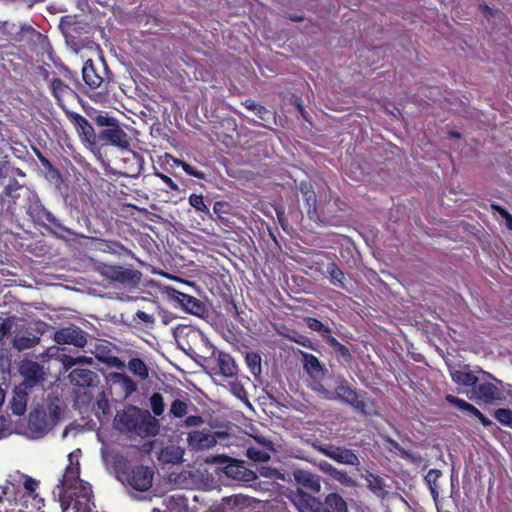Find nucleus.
<instances>
[{
	"instance_id": "1",
	"label": "nucleus",
	"mask_w": 512,
	"mask_h": 512,
	"mask_svg": "<svg viewBox=\"0 0 512 512\" xmlns=\"http://www.w3.org/2000/svg\"><path fill=\"white\" fill-rule=\"evenodd\" d=\"M115 424L119 431L141 438L154 437L160 431L159 420L148 410L136 406H129L118 413Z\"/></svg>"
},
{
	"instance_id": "2",
	"label": "nucleus",
	"mask_w": 512,
	"mask_h": 512,
	"mask_svg": "<svg viewBox=\"0 0 512 512\" xmlns=\"http://www.w3.org/2000/svg\"><path fill=\"white\" fill-rule=\"evenodd\" d=\"M78 483H80L79 492L75 493L76 498L72 508L74 512H92V508L95 505L92 501L93 492L91 486L80 482L79 464L75 466L68 465L58 486L61 488V491L66 493L70 489L76 488Z\"/></svg>"
},
{
	"instance_id": "3",
	"label": "nucleus",
	"mask_w": 512,
	"mask_h": 512,
	"mask_svg": "<svg viewBox=\"0 0 512 512\" xmlns=\"http://www.w3.org/2000/svg\"><path fill=\"white\" fill-rule=\"evenodd\" d=\"M115 470L117 478L136 491L145 492L152 486L154 472L149 467L132 466L126 459H121L116 463Z\"/></svg>"
},
{
	"instance_id": "4",
	"label": "nucleus",
	"mask_w": 512,
	"mask_h": 512,
	"mask_svg": "<svg viewBox=\"0 0 512 512\" xmlns=\"http://www.w3.org/2000/svg\"><path fill=\"white\" fill-rule=\"evenodd\" d=\"M334 393L327 389L322 390V394L328 400H338L353 407L357 412L363 415H370L371 402L365 399L366 393L360 395L356 389L352 388L344 377H337L335 381Z\"/></svg>"
},
{
	"instance_id": "5",
	"label": "nucleus",
	"mask_w": 512,
	"mask_h": 512,
	"mask_svg": "<svg viewBox=\"0 0 512 512\" xmlns=\"http://www.w3.org/2000/svg\"><path fill=\"white\" fill-rule=\"evenodd\" d=\"M479 372L483 374L485 380H491L493 382L484 381L477 384V386L472 389L474 398L477 401L484 402L485 404H502L506 402L507 396L510 394L512 389V385L504 383L489 372L481 369Z\"/></svg>"
},
{
	"instance_id": "6",
	"label": "nucleus",
	"mask_w": 512,
	"mask_h": 512,
	"mask_svg": "<svg viewBox=\"0 0 512 512\" xmlns=\"http://www.w3.org/2000/svg\"><path fill=\"white\" fill-rule=\"evenodd\" d=\"M48 413L43 406L37 407L29 414L28 430L33 438H41L58 422L60 407L55 403L47 405Z\"/></svg>"
},
{
	"instance_id": "7",
	"label": "nucleus",
	"mask_w": 512,
	"mask_h": 512,
	"mask_svg": "<svg viewBox=\"0 0 512 512\" xmlns=\"http://www.w3.org/2000/svg\"><path fill=\"white\" fill-rule=\"evenodd\" d=\"M26 213L36 225L47 229L54 227L60 231L70 233V230L48 211L37 197L29 201Z\"/></svg>"
},
{
	"instance_id": "8",
	"label": "nucleus",
	"mask_w": 512,
	"mask_h": 512,
	"mask_svg": "<svg viewBox=\"0 0 512 512\" xmlns=\"http://www.w3.org/2000/svg\"><path fill=\"white\" fill-rule=\"evenodd\" d=\"M97 271L105 278L126 285H136L141 279V273L136 269L124 268L119 265L102 263Z\"/></svg>"
},
{
	"instance_id": "9",
	"label": "nucleus",
	"mask_w": 512,
	"mask_h": 512,
	"mask_svg": "<svg viewBox=\"0 0 512 512\" xmlns=\"http://www.w3.org/2000/svg\"><path fill=\"white\" fill-rule=\"evenodd\" d=\"M169 297L174 302L176 307L181 308L186 313L201 318L208 315L206 304L194 296L188 295L176 289H171L169 292Z\"/></svg>"
},
{
	"instance_id": "10",
	"label": "nucleus",
	"mask_w": 512,
	"mask_h": 512,
	"mask_svg": "<svg viewBox=\"0 0 512 512\" xmlns=\"http://www.w3.org/2000/svg\"><path fill=\"white\" fill-rule=\"evenodd\" d=\"M82 78L87 86L91 91L101 89L98 93L95 94V96L90 95V98L98 101L102 97V93L108 92V85L110 83V80L107 78L102 77L96 70V67L93 63L92 59H88L82 68Z\"/></svg>"
},
{
	"instance_id": "11",
	"label": "nucleus",
	"mask_w": 512,
	"mask_h": 512,
	"mask_svg": "<svg viewBox=\"0 0 512 512\" xmlns=\"http://www.w3.org/2000/svg\"><path fill=\"white\" fill-rule=\"evenodd\" d=\"M208 361L215 375L224 378H234L238 375V366L229 353L214 348Z\"/></svg>"
},
{
	"instance_id": "12",
	"label": "nucleus",
	"mask_w": 512,
	"mask_h": 512,
	"mask_svg": "<svg viewBox=\"0 0 512 512\" xmlns=\"http://www.w3.org/2000/svg\"><path fill=\"white\" fill-rule=\"evenodd\" d=\"M97 142L102 145H112L127 149L130 145V138L120 126L113 123L112 127H108L99 132Z\"/></svg>"
},
{
	"instance_id": "13",
	"label": "nucleus",
	"mask_w": 512,
	"mask_h": 512,
	"mask_svg": "<svg viewBox=\"0 0 512 512\" xmlns=\"http://www.w3.org/2000/svg\"><path fill=\"white\" fill-rule=\"evenodd\" d=\"M319 451L326 457L340 464L351 466H358L360 464L358 456L351 449L344 446H335L330 444L321 446Z\"/></svg>"
},
{
	"instance_id": "14",
	"label": "nucleus",
	"mask_w": 512,
	"mask_h": 512,
	"mask_svg": "<svg viewBox=\"0 0 512 512\" xmlns=\"http://www.w3.org/2000/svg\"><path fill=\"white\" fill-rule=\"evenodd\" d=\"M57 344H68L83 348L87 344L86 333L78 326L61 328L54 333Z\"/></svg>"
},
{
	"instance_id": "15",
	"label": "nucleus",
	"mask_w": 512,
	"mask_h": 512,
	"mask_svg": "<svg viewBox=\"0 0 512 512\" xmlns=\"http://www.w3.org/2000/svg\"><path fill=\"white\" fill-rule=\"evenodd\" d=\"M23 376V382L19 385L26 389L39 385L44 380V372L42 366L34 361H29L22 365L20 369Z\"/></svg>"
},
{
	"instance_id": "16",
	"label": "nucleus",
	"mask_w": 512,
	"mask_h": 512,
	"mask_svg": "<svg viewBox=\"0 0 512 512\" xmlns=\"http://www.w3.org/2000/svg\"><path fill=\"white\" fill-rule=\"evenodd\" d=\"M123 170L122 174L127 177H137L144 169V158L140 153L132 150L123 151Z\"/></svg>"
},
{
	"instance_id": "17",
	"label": "nucleus",
	"mask_w": 512,
	"mask_h": 512,
	"mask_svg": "<svg viewBox=\"0 0 512 512\" xmlns=\"http://www.w3.org/2000/svg\"><path fill=\"white\" fill-rule=\"evenodd\" d=\"M66 115L85 141L90 144L97 143L98 135H96L93 126L84 116L79 113L69 111L66 112Z\"/></svg>"
},
{
	"instance_id": "18",
	"label": "nucleus",
	"mask_w": 512,
	"mask_h": 512,
	"mask_svg": "<svg viewBox=\"0 0 512 512\" xmlns=\"http://www.w3.org/2000/svg\"><path fill=\"white\" fill-rule=\"evenodd\" d=\"M174 335L176 338V341L178 345L184 350V351H193V348L190 344V340L195 341L197 339H200L201 341L204 340L203 335L196 329H194L192 326L188 325H181L175 328Z\"/></svg>"
},
{
	"instance_id": "19",
	"label": "nucleus",
	"mask_w": 512,
	"mask_h": 512,
	"mask_svg": "<svg viewBox=\"0 0 512 512\" xmlns=\"http://www.w3.org/2000/svg\"><path fill=\"white\" fill-rule=\"evenodd\" d=\"M294 481L300 486L318 493L321 490L320 477L308 470L294 469L292 472Z\"/></svg>"
},
{
	"instance_id": "20",
	"label": "nucleus",
	"mask_w": 512,
	"mask_h": 512,
	"mask_svg": "<svg viewBox=\"0 0 512 512\" xmlns=\"http://www.w3.org/2000/svg\"><path fill=\"white\" fill-rule=\"evenodd\" d=\"M22 187L19 185L16 179H12L9 184H7L4 188V191L0 194V203L2 208L6 209L7 212L14 214V206L17 203V199L19 198L18 191Z\"/></svg>"
},
{
	"instance_id": "21",
	"label": "nucleus",
	"mask_w": 512,
	"mask_h": 512,
	"mask_svg": "<svg viewBox=\"0 0 512 512\" xmlns=\"http://www.w3.org/2000/svg\"><path fill=\"white\" fill-rule=\"evenodd\" d=\"M291 500L299 512H316L318 507L321 506V503L314 496L301 489H297Z\"/></svg>"
},
{
	"instance_id": "22",
	"label": "nucleus",
	"mask_w": 512,
	"mask_h": 512,
	"mask_svg": "<svg viewBox=\"0 0 512 512\" xmlns=\"http://www.w3.org/2000/svg\"><path fill=\"white\" fill-rule=\"evenodd\" d=\"M188 443L195 449L204 450L216 445L217 441L214 435L201 431H193L188 434Z\"/></svg>"
},
{
	"instance_id": "23",
	"label": "nucleus",
	"mask_w": 512,
	"mask_h": 512,
	"mask_svg": "<svg viewBox=\"0 0 512 512\" xmlns=\"http://www.w3.org/2000/svg\"><path fill=\"white\" fill-rule=\"evenodd\" d=\"M97 374L89 369L76 368L69 374L72 384L79 387H91L95 385Z\"/></svg>"
},
{
	"instance_id": "24",
	"label": "nucleus",
	"mask_w": 512,
	"mask_h": 512,
	"mask_svg": "<svg viewBox=\"0 0 512 512\" xmlns=\"http://www.w3.org/2000/svg\"><path fill=\"white\" fill-rule=\"evenodd\" d=\"M324 503L325 507H318L316 512H348L346 501L336 492L326 495Z\"/></svg>"
},
{
	"instance_id": "25",
	"label": "nucleus",
	"mask_w": 512,
	"mask_h": 512,
	"mask_svg": "<svg viewBox=\"0 0 512 512\" xmlns=\"http://www.w3.org/2000/svg\"><path fill=\"white\" fill-rule=\"evenodd\" d=\"M26 390V388L18 386L13 391L10 407L14 415L21 416L26 412L28 402V393Z\"/></svg>"
},
{
	"instance_id": "26",
	"label": "nucleus",
	"mask_w": 512,
	"mask_h": 512,
	"mask_svg": "<svg viewBox=\"0 0 512 512\" xmlns=\"http://www.w3.org/2000/svg\"><path fill=\"white\" fill-rule=\"evenodd\" d=\"M468 368V366H464L463 369L451 371L452 381L458 385L475 388L479 378L474 371H470Z\"/></svg>"
},
{
	"instance_id": "27",
	"label": "nucleus",
	"mask_w": 512,
	"mask_h": 512,
	"mask_svg": "<svg viewBox=\"0 0 512 512\" xmlns=\"http://www.w3.org/2000/svg\"><path fill=\"white\" fill-rule=\"evenodd\" d=\"M50 90L60 107H63L62 102L64 98L74 93L73 90L67 84H65L60 78H53L51 80Z\"/></svg>"
},
{
	"instance_id": "28",
	"label": "nucleus",
	"mask_w": 512,
	"mask_h": 512,
	"mask_svg": "<svg viewBox=\"0 0 512 512\" xmlns=\"http://www.w3.org/2000/svg\"><path fill=\"white\" fill-rule=\"evenodd\" d=\"M164 159H165L166 164H168V165H171V166L175 165V166L182 167V169L185 171V173L188 174L189 176H193L200 180L206 179V174L203 171L196 169L194 166L184 162L183 160L175 158L168 153H166L164 155Z\"/></svg>"
},
{
	"instance_id": "29",
	"label": "nucleus",
	"mask_w": 512,
	"mask_h": 512,
	"mask_svg": "<svg viewBox=\"0 0 512 512\" xmlns=\"http://www.w3.org/2000/svg\"><path fill=\"white\" fill-rule=\"evenodd\" d=\"M96 248L100 252L118 256L129 252V250L120 241L108 239H99Z\"/></svg>"
},
{
	"instance_id": "30",
	"label": "nucleus",
	"mask_w": 512,
	"mask_h": 512,
	"mask_svg": "<svg viewBox=\"0 0 512 512\" xmlns=\"http://www.w3.org/2000/svg\"><path fill=\"white\" fill-rule=\"evenodd\" d=\"M301 356L303 368L308 374L314 376L324 371L323 365L315 355L301 351Z\"/></svg>"
},
{
	"instance_id": "31",
	"label": "nucleus",
	"mask_w": 512,
	"mask_h": 512,
	"mask_svg": "<svg viewBox=\"0 0 512 512\" xmlns=\"http://www.w3.org/2000/svg\"><path fill=\"white\" fill-rule=\"evenodd\" d=\"M326 272L329 278V281L332 285L346 289V285L344 283L345 275L344 272L339 268V266L335 262H330L327 265Z\"/></svg>"
},
{
	"instance_id": "32",
	"label": "nucleus",
	"mask_w": 512,
	"mask_h": 512,
	"mask_svg": "<svg viewBox=\"0 0 512 512\" xmlns=\"http://www.w3.org/2000/svg\"><path fill=\"white\" fill-rule=\"evenodd\" d=\"M40 342V337L32 335L30 332L28 335H15L12 341L14 348L19 351L27 350L35 347Z\"/></svg>"
},
{
	"instance_id": "33",
	"label": "nucleus",
	"mask_w": 512,
	"mask_h": 512,
	"mask_svg": "<svg viewBox=\"0 0 512 512\" xmlns=\"http://www.w3.org/2000/svg\"><path fill=\"white\" fill-rule=\"evenodd\" d=\"M112 380L114 383L120 385V387L125 393V396H129L137 390V384L135 383V381L124 373H113Z\"/></svg>"
},
{
	"instance_id": "34",
	"label": "nucleus",
	"mask_w": 512,
	"mask_h": 512,
	"mask_svg": "<svg viewBox=\"0 0 512 512\" xmlns=\"http://www.w3.org/2000/svg\"><path fill=\"white\" fill-rule=\"evenodd\" d=\"M446 400H447V402L452 404L454 407L458 408L460 411L466 412V413L474 416L475 418H477L482 413L479 409H477L475 406H473L469 402H467L461 398H458L456 396L447 395Z\"/></svg>"
},
{
	"instance_id": "35",
	"label": "nucleus",
	"mask_w": 512,
	"mask_h": 512,
	"mask_svg": "<svg viewBox=\"0 0 512 512\" xmlns=\"http://www.w3.org/2000/svg\"><path fill=\"white\" fill-rule=\"evenodd\" d=\"M127 367L129 371L137 376L140 380H146L149 377L148 367L141 358H131L128 361Z\"/></svg>"
},
{
	"instance_id": "36",
	"label": "nucleus",
	"mask_w": 512,
	"mask_h": 512,
	"mask_svg": "<svg viewBox=\"0 0 512 512\" xmlns=\"http://www.w3.org/2000/svg\"><path fill=\"white\" fill-rule=\"evenodd\" d=\"M304 322L309 329L320 333L325 342L327 341L329 336H332V329L329 326L323 324L317 318L305 317Z\"/></svg>"
},
{
	"instance_id": "37",
	"label": "nucleus",
	"mask_w": 512,
	"mask_h": 512,
	"mask_svg": "<svg viewBox=\"0 0 512 512\" xmlns=\"http://www.w3.org/2000/svg\"><path fill=\"white\" fill-rule=\"evenodd\" d=\"M442 472L438 469H430L425 476V481L430 489V493L433 499L436 501L439 497V485L438 480L441 477Z\"/></svg>"
},
{
	"instance_id": "38",
	"label": "nucleus",
	"mask_w": 512,
	"mask_h": 512,
	"mask_svg": "<svg viewBox=\"0 0 512 512\" xmlns=\"http://www.w3.org/2000/svg\"><path fill=\"white\" fill-rule=\"evenodd\" d=\"M326 343L333 348L337 356L341 357L345 362L352 361L350 350L342 343H340L334 336H329Z\"/></svg>"
},
{
	"instance_id": "39",
	"label": "nucleus",
	"mask_w": 512,
	"mask_h": 512,
	"mask_svg": "<svg viewBox=\"0 0 512 512\" xmlns=\"http://www.w3.org/2000/svg\"><path fill=\"white\" fill-rule=\"evenodd\" d=\"M261 355L258 352H247L245 355L246 365L254 376L261 374Z\"/></svg>"
},
{
	"instance_id": "40",
	"label": "nucleus",
	"mask_w": 512,
	"mask_h": 512,
	"mask_svg": "<svg viewBox=\"0 0 512 512\" xmlns=\"http://www.w3.org/2000/svg\"><path fill=\"white\" fill-rule=\"evenodd\" d=\"M230 392L241 401L249 403L248 393L244 388V385L241 381L238 380L237 376L233 378L232 381L229 382Z\"/></svg>"
},
{
	"instance_id": "41",
	"label": "nucleus",
	"mask_w": 512,
	"mask_h": 512,
	"mask_svg": "<svg viewBox=\"0 0 512 512\" xmlns=\"http://www.w3.org/2000/svg\"><path fill=\"white\" fill-rule=\"evenodd\" d=\"M189 204L199 213L206 216H210V210L204 202V198L201 194H191L189 196Z\"/></svg>"
},
{
	"instance_id": "42",
	"label": "nucleus",
	"mask_w": 512,
	"mask_h": 512,
	"mask_svg": "<svg viewBox=\"0 0 512 512\" xmlns=\"http://www.w3.org/2000/svg\"><path fill=\"white\" fill-rule=\"evenodd\" d=\"M242 105L246 109L253 111L259 119L266 120V115L269 113V111L265 106L256 103L252 99L245 100L244 102H242Z\"/></svg>"
},
{
	"instance_id": "43",
	"label": "nucleus",
	"mask_w": 512,
	"mask_h": 512,
	"mask_svg": "<svg viewBox=\"0 0 512 512\" xmlns=\"http://www.w3.org/2000/svg\"><path fill=\"white\" fill-rule=\"evenodd\" d=\"M493 417L502 425L512 428V410L499 408L494 411Z\"/></svg>"
},
{
	"instance_id": "44",
	"label": "nucleus",
	"mask_w": 512,
	"mask_h": 512,
	"mask_svg": "<svg viewBox=\"0 0 512 512\" xmlns=\"http://www.w3.org/2000/svg\"><path fill=\"white\" fill-rule=\"evenodd\" d=\"M150 406L155 416H161L165 410L163 396L155 392L150 397Z\"/></svg>"
},
{
	"instance_id": "45",
	"label": "nucleus",
	"mask_w": 512,
	"mask_h": 512,
	"mask_svg": "<svg viewBox=\"0 0 512 512\" xmlns=\"http://www.w3.org/2000/svg\"><path fill=\"white\" fill-rule=\"evenodd\" d=\"M300 191L308 205V207L315 208L316 206V194L309 183L302 182L300 185Z\"/></svg>"
},
{
	"instance_id": "46",
	"label": "nucleus",
	"mask_w": 512,
	"mask_h": 512,
	"mask_svg": "<svg viewBox=\"0 0 512 512\" xmlns=\"http://www.w3.org/2000/svg\"><path fill=\"white\" fill-rule=\"evenodd\" d=\"M188 412V404L181 400V399H175L171 406H170V413L176 417L181 418L185 416Z\"/></svg>"
},
{
	"instance_id": "47",
	"label": "nucleus",
	"mask_w": 512,
	"mask_h": 512,
	"mask_svg": "<svg viewBox=\"0 0 512 512\" xmlns=\"http://www.w3.org/2000/svg\"><path fill=\"white\" fill-rule=\"evenodd\" d=\"M246 455L250 460L255 462H266L270 459L269 453L256 447H249Z\"/></svg>"
},
{
	"instance_id": "48",
	"label": "nucleus",
	"mask_w": 512,
	"mask_h": 512,
	"mask_svg": "<svg viewBox=\"0 0 512 512\" xmlns=\"http://www.w3.org/2000/svg\"><path fill=\"white\" fill-rule=\"evenodd\" d=\"M13 320L14 317L6 318L0 323V342H2L11 333Z\"/></svg>"
},
{
	"instance_id": "49",
	"label": "nucleus",
	"mask_w": 512,
	"mask_h": 512,
	"mask_svg": "<svg viewBox=\"0 0 512 512\" xmlns=\"http://www.w3.org/2000/svg\"><path fill=\"white\" fill-rule=\"evenodd\" d=\"M492 209L499 213V215L505 219L506 227L512 230V215L502 206L498 204H492Z\"/></svg>"
},
{
	"instance_id": "50",
	"label": "nucleus",
	"mask_w": 512,
	"mask_h": 512,
	"mask_svg": "<svg viewBox=\"0 0 512 512\" xmlns=\"http://www.w3.org/2000/svg\"><path fill=\"white\" fill-rule=\"evenodd\" d=\"M224 309H225L226 314L230 317H233L236 319L240 316L239 308L232 298L226 299Z\"/></svg>"
},
{
	"instance_id": "51",
	"label": "nucleus",
	"mask_w": 512,
	"mask_h": 512,
	"mask_svg": "<svg viewBox=\"0 0 512 512\" xmlns=\"http://www.w3.org/2000/svg\"><path fill=\"white\" fill-rule=\"evenodd\" d=\"M154 175L158 178H160L167 186L170 190L172 191H179V186L177 183H175L172 178H170L169 176L165 175L164 173L162 172H159V171H155L154 172Z\"/></svg>"
},
{
	"instance_id": "52",
	"label": "nucleus",
	"mask_w": 512,
	"mask_h": 512,
	"mask_svg": "<svg viewBox=\"0 0 512 512\" xmlns=\"http://www.w3.org/2000/svg\"><path fill=\"white\" fill-rule=\"evenodd\" d=\"M333 479L344 485L353 484L352 478L345 471L339 469H336V473L333 475Z\"/></svg>"
},
{
	"instance_id": "53",
	"label": "nucleus",
	"mask_w": 512,
	"mask_h": 512,
	"mask_svg": "<svg viewBox=\"0 0 512 512\" xmlns=\"http://www.w3.org/2000/svg\"><path fill=\"white\" fill-rule=\"evenodd\" d=\"M258 472L261 476L266 478H280L279 472L277 469L269 467V466H260L258 468Z\"/></svg>"
},
{
	"instance_id": "54",
	"label": "nucleus",
	"mask_w": 512,
	"mask_h": 512,
	"mask_svg": "<svg viewBox=\"0 0 512 512\" xmlns=\"http://www.w3.org/2000/svg\"><path fill=\"white\" fill-rule=\"evenodd\" d=\"M242 469H244V467L241 465L231 464L226 466L225 473L233 478L242 479V476H240Z\"/></svg>"
},
{
	"instance_id": "55",
	"label": "nucleus",
	"mask_w": 512,
	"mask_h": 512,
	"mask_svg": "<svg viewBox=\"0 0 512 512\" xmlns=\"http://www.w3.org/2000/svg\"><path fill=\"white\" fill-rule=\"evenodd\" d=\"M37 481L31 477H26L24 480V488L29 497L33 496L37 487Z\"/></svg>"
},
{
	"instance_id": "56",
	"label": "nucleus",
	"mask_w": 512,
	"mask_h": 512,
	"mask_svg": "<svg viewBox=\"0 0 512 512\" xmlns=\"http://www.w3.org/2000/svg\"><path fill=\"white\" fill-rule=\"evenodd\" d=\"M368 487L371 491L376 494H380L383 491V483L382 480L376 476L372 480H369Z\"/></svg>"
},
{
	"instance_id": "57",
	"label": "nucleus",
	"mask_w": 512,
	"mask_h": 512,
	"mask_svg": "<svg viewBox=\"0 0 512 512\" xmlns=\"http://www.w3.org/2000/svg\"><path fill=\"white\" fill-rule=\"evenodd\" d=\"M204 422L203 418L198 415H190L187 416L184 420V424L186 427H195L199 426Z\"/></svg>"
},
{
	"instance_id": "58",
	"label": "nucleus",
	"mask_w": 512,
	"mask_h": 512,
	"mask_svg": "<svg viewBox=\"0 0 512 512\" xmlns=\"http://www.w3.org/2000/svg\"><path fill=\"white\" fill-rule=\"evenodd\" d=\"M135 318H138L140 321L148 324V325H153L154 322H155V318L153 317V315L151 314H148L144 311H141V310H138L135 314Z\"/></svg>"
},
{
	"instance_id": "59",
	"label": "nucleus",
	"mask_w": 512,
	"mask_h": 512,
	"mask_svg": "<svg viewBox=\"0 0 512 512\" xmlns=\"http://www.w3.org/2000/svg\"><path fill=\"white\" fill-rule=\"evenodd\" d=\"M319 468L322 472L329 475L331 478H333V475L336 473V467H334L332 464H330L327 461H321L319 463Z\"/></svg>"
},
{
	"instance_id": "60",
	"label": "nucleus",
	"mask_w": 512,
	"mask_h": 512,
	"mask_svg": "<svg viewBox=\"0 0 512 512\" xmlns=\"http://www.w3.org/2000/svg\"><path fill=\"white\" fill-rule=\"evenodd\" d=\"M229 204L225 201H216L213 206V211L215 214L220 215L221 213H225Z\"/></svg>"
},
{
	"instance_id": "61",
	"label": "nucleus",
	"mask_w": 512,
	"mask_h": 512,
	"mask_svg": "<svg viewBox=\"0 0 512 512\" xmlns=\"http://www.w3.org/2000/svg\"><path fill=\"white\" fill-rule=\"evenodd\" d=\"M294 105L295 107L297 108L298 112L301 114V116L304 118V119H307L306 117V110L302 104V100L301 98H296L295 101H294Z\"/></svg>"
},
{
	"instance_id": "62",
	"label": "nucleus",
	"mask_w": 512,
	"mask_h": 512,
	"mask_svg": "<svg viewBox=\"0 0 512 512\" xmlns=\"http://www.w3.org/2000/svg\"><path fill=\"white\" fill-rule=\"evenodd\" d=\"M257 478V474L254 471L244 469L242 480L244 481H253Z\"/></svg>"
},
{
	"instance_id": "63",
	"label": "nucleus",
	"mask_w": 512,
	"mask_h": 512,
	"mask_svg": "<svg viewBox=\"0 0 512 512\" xmlns=\"http://www.w3.org/2000/svg\"><path fill=\"white\" fill-rule=\"evenodd\" d=\"M8 176V166L0 163V186L4 184V179Z\"/></svg>"
},
{
	"instance_id": "64",
	"label": "nucleus",
	"mask_w": 512,
	"mask_h": 512,
	"mask_svg": "<svg viewBox=\"0 0 512 512\" xmlns=\"http://www.w3.org/2000/svg\"><path fill=\"white\" fill-rule=\"evenodd\" d=\"M36 156L39 159V161L42 163L43 166L49 167L51 166L50 161L39 151L35 150Z\"/></svg>"
}]
</instances>
